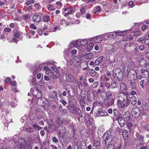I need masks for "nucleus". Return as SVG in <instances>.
<instances>
[{"label": "nucleus", "instance_id": "64", "mask_svg": "<svg viewBox=\"0 0 149 149\" xmlns=\"http://www.w3.org/2000/svg\"><path fill=\"white\" fill-rule=\"evenodd\" d=\"M144 42L146 45H149V38L145 40Z\"/></svg>", "mask_w": 149, "mask_h": 149}, {"label": "nucleus", "instance_id": "40", "mask_svg": "<svg viewBox=\"0 0 149 149\" xmlns=\"http://www.w3.org/2000/svg\"><path fill=\"white\" fill-rule=\"evenodd\" d=\"M50 19L48 15L45 16L43 17V20L45 22H48Z\"/></svg>", "mask_w": 149, "mask_h": 149}, {"label": "nucleus", "instance_id": "25", "mask_svg": "<svg viewBox=\"0 0 149 149\" xmlns=\"http://www.w3.org/2000/svg\"><path fill=\"white\" fill-rule=\"evenodd\" d=\"M107 104L108 106H110L114 103V99L113 98H111L110 99H107Z\"/></svg>", "mask_w": 149, "mask_h": 149}, {"label": "nucleus", "instance_id": "23", "mask_svg": "<svg viewBox=\"0 0 149 149\" xmlns=\"http://www.w3.org/2000/svg\"><path fill=\"white\" fill-rule=\"evenodd\" d=\"M93 56V55L92 53H87L86 55L85 58L88 60H90L92 59Z\"/></svg>", "mask_w": 149, "mask_h": 149}, {"label": "nucleus", "instance_id": "41", "mask_svg": "<svg viewBox=\"0 0 149 149\" xmlns=\"http://www.w3.org/2000/svg\"><path fill=\"white\" fill-rule=\"evenodd\" d=\"M24 142V139L22 138H20L18 140V143L21 144H23Z\"/></svg>", "mask_w": 149, "mask_h": 149}, {"label": "nucleus", "instance_id": "12", "mask_svg": "<svg viewBox=\"0 0 149 149\" xmlns=\"http://www.w3.org/2000/svg\"><path fill=\"white\" fill-rule=\"evenodd\" d=\"M117 118H118V122L120 126L121 127L124 126L125 124V121L124 119L122 118V117H119Z\"/></svg>", "mask_w": 149, "mask_h": 149}, {"label": "nucleus", "instance_id": "26", "mask_svg": "<svg viewBox=\"0 0 149 149\" xmlns=\"http://www.w3.org/2000/svg\"><path fill=\"white\" fill-rule=\"evenodd\" d=\"M104 56H101L100 57H98L97 59L95 61V62L96 63V64L97 65H99L102 62Z\"/></svg>", "mask_w": 149, "mask_h": 149}, {"label": "nucleus", "instance_id": "13", "mask_svg": "<svg viewBox=\"0 0 149 149\" xmlns=\"http://www.w3.org/2000/svg\"><path fill=\"white\" fill-rule=\"evenodd\" d=\"M49 96L52 99H56L57 97V94L55 91H51L49 93Z\"/></svg>", "mask_w": 149, "mask_h": 149}, {"label": "nucleus", "instance_id": "49", "mask_svg": "<svg viewBox=\"0 0 149 149\" xmlns=\"http://www.w3.org/2000/svg\"><path fill=\"white\" fill-rule=\"evenodd\" d=\"M102 111V109H99V110L98 111V112H97V114L98 116H103V115L102 114V112H101Z\"/></svg>", "mask_w": 149, "mask_h": 149}, {"label": "nucleus", "instance_id": "61", "mask_svg": "<svg viewBox=\"0 0 149 149\" xmlns=\"http://www.w3.org/2000/svg\"><path fill=\"white\" fill-rule=\"evenodd\" d=\"M129 5L131 7H132L134 6V3L132 1H130L128 3Z\"/></svg>", "mask_w": 149, "mask_h": 149}, {"label": "nucleus", "instance_id": "30", "mask_svg": "<svg viewBox=\"0 0 149 149\" xmlns=\"http://www.w3.org/2000/svg\"><path fill=\"white\" fill-rule=\"evenodd\" d=\"M89 73L92 77L95 76L96 74V72L93 69H91L89 71Z\"/></svg>", "mask_w": 149, "mask_h": 149}, {"label": "nucleus", "instance_id": "19", "mask_svg": "<svg viewBox=\"0 0 149 149\" xmlns=\"http://www.w3.org/2000/svg\"><path fill=\"white\" fill-rule=\"evenodd\" d=\"M130 101L131 104L132 105H134L136 103L137 99L135 96H133L130 98Z\"/></svg>", "mask_w": 149, "mask_h": 149}, {"label": "nucleus", "instance_id": "39", "mask_svg": "<svg viewBox=\"0 0 149 149\" xmlns=\"http://www.w3.org/2000/svg\"><path fill=\"white\" fill-rule=\"evenodd\" d=\"M32 127L33 128L37 129L38 130L42 129V127H40L39 125L35 124L33 125Z\"/></svg>", "mask_w": 149, "mask_h": 149}, {"label": "nucleus", "instance_id": "36", "mask_svg": "<svg viewBox=\"0 0 149 149\" xmlns=\"http://www.w3.org/2000/svg\"><path fill=\"white\" fill-rule=\"evenodd\" d=\"M133 36H137L140 35L141 33V32L139 31H134L132 33Z\"/></svg>", "mask_w": 149, "mask_h": 149}, {"label": "nucleus", "instance_id": "10", "mask_svg": "<svg viewBox=\"0 0 149 149\" xmlns=\"http://www.w3.org/2000/svg\"><path fill=\"white\" fill-rule=\"evenodd\" d=\"M66 81L68 82H71L74 80V78L70 73H67L66 74Z\"/></svg>", "mask_w": 149, "mask_h": 149}, {"label": "nucleus", "instance_id": "37", "mask_svg": "<svg viewBox=\"0 0 149 149\" xmlns=\"http://www.w3.org/2000/svg\"><path fill=\"white\" fill-rule=\"evenodd\" d=\"M141 73L143 74V75L144 74H148L147 77H148L149 76V73L148 72L147 70H145V69H142L141 71Z\"/></svg>", "mask_w": 149, "mask_h": 149}, {"label": "nucleus", "instance_id": "17", "mask_svg": "<svg viewBox=\"0 0 149 149\" xmlns=\"http://www.w3.org/2000/svg\"><path fill=\"white\" fill-rule=\"evenodd\" d=\"M113 113L114 116L116 117L117 118L119 117H121V115L120 114L118 110L116 109H114Z\"/></svg>", "mask_w": 149, "mask_h": 149}, {"label": "nucleus", "instance_id": "32", "mask_svg": "<svg viewBox=\"0 0 149 149\" xmlns=\"http://www.w3.org/2000/svg\"><path fill=\"white\" fill-rule=\"evenodd\" d=\"M112 96V93L111 91H108L106 93V98L107 99H110L111 98H113L112 97H111Z\"/></svg>", "mask_w": 149, "mask_h": 149}, {"label": "nucleus", "instance_id": "21", "mask_svg": "<svg viewBox=\"0 0 149 149\" xmlns=\"http://www.w3.org/2000/svg\"><path fill=\"white\" fill-rule=\"evenodd\" d=\"M130 85L132 89H136V84L135 82V81L134 79L131 81Z\"/></svg>", "mask_w": 149, "mask_h": 149}, {"label": "nucleus", "instance_id": "55", "mask_svg": "<svg viewBox=\"0 0 149 149\" xmlns=\"http://www.w3.org/2000/svg\"><path fill=\"white\" fill-rule=\"evenodd\" d=\"M80 104H81L82 106H84L85 103V101L83 99H80Z\"/></svg>", "mask_w": 149, "mask_h": 149}, {"label": "nucleus", "instance_id": "29", "mask_svg": "<svg viewBox=\"0 0 149 149\" xmlns=\"http://www.w3.org/2000/svg\"><path fill=\"white\" fill-rule=\"evenodd\" d=\"M108 145L107 149H119V148H116L113 144H109Z\"/></svg>", "mask_w": 149, "mask_h": 149}, {"label": "nucleus", "instance_id": "58", "mask_svg": "<svg viewBox=\"0 0 149 149\" xmlns=\"http://www.w3.org/2000/svg\"><path fill=\"white\" fill-rule=\"evenodd\" d=\"M30 28L33 29L35 30L37 29V27L33 24H31L30 26Z\"/></svg>", "mask_w": 149, "mask_h": 149}, {"label": "nucleus", "instance_id": "46", "mask_svg": "<svg viewBox=\"0 0 149 149\" xmlns=\"http://www.w3.org/2000/svg\"><path fill=\"white\" fill-rule=\"evenodd\" d=\"M111 84L109 82H107L104 83V85L107 88H109L111 86Z\"/></svg>", "mask_w": 149, "mask_h": 149}, {"label": "nucleus", "instance_id": "56", "mask_svg": "<svg viewBox=\"0 0 149 149\" xmlns=\"http://www.w3.org/2000/svg\"><path fill=\"white\" fill-rule=\"evenodd\" d=\"M26 131L29 132H32L33 131V129L31 127H30L26 129Z\"/></svg>", "mask_w": 149, "mask_h": 149}, {"label": "nucleus", "instance_id": "11", "mask_svg": "<svg viewBox=\"0 0 149 149\" xmlns=\"http://www.w3.org/2000/svg\"><path fill=\"white\" fill-rule=\"evenodd\" d=\"M127 88L126 84L125 83H122L120 85V89L121 91L124 94L127 90Z\"/></svg>", "mask_w": 149, "mask_h": 149}, {"label": "nucleus", "instance_id": "34", "mask_svg": "<svg viewBox=\"0 0 149 149\" xmlns=\"http://www.w3.org/2000/svg\"><path fill=\"white\" fill-rule=\"evenodd\" d=\"M47 8L50 11H53L55 10V8L54 6L51 4L49 5Z\"/></svg>", "mask_w": 149, "mask_h": 149}, {"label": "nucleus", "instance_id": "53", "mask_svg": "<svg viewBox=\"0 0 149 149\" xmlns=\"http://www.w3.org/2000/svg\"><path fill=\"white\" fill-rule=\"evenodd\" d=\"M96 63L95 62V61L94 62L93 61H91L90 63V65H94V66H95L96 65H97L96 64Z\"/></svg>", "mask_w": 149, "mask_h": 149}, {"label": "nucleus", "instance_id": "2", "mask_svg": "<svg viewBox=\"0 0 149 149\" xmlns=\"http://www.w3.org/2000/svg\"><path fill=\"white\" fill-rule=\"evenodd\" d=\"M113 75L114 77L120 79L123 76V72L120 68H118L116 70H113Z\"/></svg>", "mask_w": 149, "mask_h": 149}, {"label": "nucleus", "instance_id": "42", "mask_svg": "<svg viewBox=\"0 0 149 149\" xmlns=\"http://www.w3.org/2000/svg\"><path fill=\"white\" fill-rule=\"evenodd\" d=\"M86 141L84 140H82L80 143V146L81 147H86Z\"/></svg>", "mask_w": 149, "mask_h": 149}, {"label": "nucleus", "instance_id": "15", "mask_svg": "<svg viewBox=\"0 0 149 149\" xmlns=\"http://www.w3.org/2000/svg\"><path fill=\"white\" fill-rule=\"evenodd\" d=\"M33 21L36 22H40L41 20V17L38 15H35L32 17Z\"/></svg>", "mask_w": 149, "mask_h": 149}, {"label": "nucleus", "instance_id": "35", "mask_svg": "<svg viewBox=\"0 0 149 149\" xmlns=\"http://www.w3.org/2000/svg\"><path fill=\"white\" fill-rule=\"evenodd\" d=\"M101 78L102 79V80L104 81H107L110 80L109 78L105 75H102Z\"/></svg>", "mask_w": 149, "mask_h": 149}, {"label": "nucleus", "instance_id": "28", "mask_svg": "<svg viewBox=\"0 0 149 149\" xmlns=\"http://www.w3.org/2000/svg\"><path fill=\"white\" fill-rule=\"evenodd\" d=\"M48 124L49 129H50L52 128V127L54 126V123L52 120H50L49 121H48Z\"/></svg>", "mask_w": 149, "mask_h": 149}, {"label": "nucleus", "instance_id": "43", "mask_svg": "<svg viewBox=\"0 0 149 149\" xmlns=\"http://www.w3.org/2000/svg\"><path fill=\"white\" fill-rule=\"evenodd\" d=\"M72 149H80V148L78 145L74 144L72 146Z\"/></svg>", "mask_w": 149, "mask_h": 149}, {"label": "nucleus", "instance_id": "5", "mask_svg": "<svg viewBox=\"0 0 149 149\" xmlns=\"http://www.w3.org/2000/svg\"><path fill=\"white\" fill-rule=\"evenodd\" d=\"M132 114L133 117L138 118L140 114L139 109L138 107H134L132 110Z\"/></svg>", "mask_w": 149, "mask_h": 149}, {"label": "nucleus", "instance_id": "27", "mask_svg": "<svg viewBox=\"0 0 149 149\" xmlns=\"http://www.w3.org/2000/svg\"><path fill=\"white\" fill-rule=\"evenodd\" d=\"M118 83L116 81H112L111 82V86L112 88H115L118 85Z\"/></svg>", "mask_w": 149, "mask_h": 149}, {"label": "nucleus", "instance_id": "4", "mask_svg": "<svg viewBox=\"0 0 149 149\" xmlns=\"http://www.w3.org/2000/svg\"><path fill=\"white\" fill-rule=\"evenodd\" d=\"M65 13H66L65 14V16L68 17L69 15H70L74 13L75 11V8L74 7L68 8L66 7L63 9Z\"/></svg>", "mask_w": 149, "mask_h": 149}, {"label": "nucleus", "instance_id": "50", "mask_svg": "<svg viewBox=\"0 0 149 149\" xmlns=\"http://www.w3.org/2000/svg\"><path fill=\"white\" fill-rule=\"evenodd\" d=\"M34 3V1L33 0H29L26 3V4L29 5L31 3Z\"/></svg>", "mask_w": 149, "mask_h": 149}, {"label": "nucleus", "instance_id": "51", "mask_svg": "<svg viewBox=\"0 0 149 149\" xmlns=\"http://www.w3.org/2000/svg\"><path fill=\"white\" fill-rule=\"evenodd\" d=\"M30 17L28 14H25L23 15V19H29Z\"/></svg>", "mask_w": 149, "mask_h": 149}, {"label": "nucleus", "instance_id": "24", "mask_svg": "<svg viewBox=\"0 0 149 149\" xmlns=\"http://www.w3.org/2000/svg\"><path fill=\"white\" fill-rule=\"evenodd\" d=\"M117 104L118 107L121 108H124L125 105V103L122 102V101H120L118 99L117 101Z\"/></svg>", "mask_w": 149, "mask_h": 149}, {"label": "nucleus", "instance_id": "16", "mask_svg": "<svg viewBox=\"0 0 149 149\" xmlns=\"http://www.w3.org/2000/svg\"><path fill=\"white\" fill-rule=\"evenodd\" d=\"M127 30L124 31H115V33L118 36H123L125 35L127 33Z\"/></svg>", "mask_w": 149, "mask_h": 149}, {"label": "nucleus", "instance_id": "7", "mask_svg": "<svg viewBox=\"0 0 149 149\" xmlns=\"http://www.w3.org/2000/svg\"><path fill=\"white\" fill-rule=\"evenodd\" d=\"M127 95V94H125L122 96L119 97L118 99L120 101H122V102H123L126 105H127L128 103Z\"/></svg>", "mask_w": 149, "mask_h": 149}, {"label": "nucleus", "instance_id": "18", "mask_svg": "<svg viewBox=\"0 0 149 149\" xmlns=\"http://www.w3.org/2000/svg\"><path fill=\"white\" fill-rule=\"evenodd\" d=\"M122 135L124 140H125L127 139L128 137V134L127 130H123L122 132Z\"/></svg>", "mask_w": 149, "mask_h": 149}, {"label": "nucleus", "instance_id": "38", "mask_svg": "<svg viewBox=\"0 0 149 149\" xmlns=\"http://www.w3.org/2000/svg\"><path fill=\"white\" fill-rule=\"evenodd\" d=\"M56 122L57 125H59L63 123V121L61 120L60 118L58 117L56 119Z\"/></svg>", "mask_w": 149, "mask_h": 149}, {"label": "nucleus", "instance_id": "33", "mask_svg": "<svg viewBox=\"0 0 149 149\" xmlns=\"http://www.w3.org/2000/svg\"><path fill=\"white\" fill-rule=\"evenodd\" d=\"M88 43V41L85 39H84L81 41L80 42V44L83 46H85Z\"/></svg>", "mask_w": 149, "mask_h": 149}, {"label": "nucleus", "instance_id": "62", "mask_svg": "<svg viewBox=\"0 0 149 149\" xmlns=\"http://www.w3.org/2000/svg\"><path fill=\"white\" fill-rule=\"evenodd\" d=\"M60 102L63 105H65L67 104V102L63 100H60Z\"/></svg>", "mask_w": 149, "mask_h": 149}, {"label": "nucleus", "instance_id": "52", "mask_svg": "<svg viewBox=\"0 0 149 149\" xmlns=\"http://www.w3.org/2000/svg\"><path fill=\"white\" fill-rule=\"evenodd\" d=\"M54 72H53V74L52 75V78L53 79H56L58 78V76L57 75H54Z\"/></svg>", "mask_w": 149, "mask_h": 149}, {"label": "nucleus", "instance_id": "20", "mask_svg": "<svg viewBox=\"0 0 149 149\" xmlns=\"http://www.w3.org/2000/svg\"><path fill=\"white\" fill-rule=\"evenodd\" d=\"M73 61L76 62V64L79 65L81 64V59L78 57H75L73 59Z\"/></svg>", "mask_w": 149, "mask_h": 149}, {"label": "nucleus", "instance_id": "48", "mask_svg": "<svg viewBox=\"0 0 149 149\" xmlns=\"http://www.w3.org/2000/svg\"><path fill=\"white\" fill-rule=\"evenodd\" d=\"M115 51V48L114 47H113L111 49L109 50L108 52L109 54H111L114 53Z\"/></svg>", "mask_w": 149, "mask_h": 149}, {"label": "nucleus", "instance_id": "14", "mask_svg": "<svg viewBox=\"0 0 149 149\" xmlns=\"http://www.w3.org/2000/svg\"><path fill=\"white\" fill-rule=\"evenodd\" d=\"M88 83L86 81H81L79 84V86L80 88L81 87H83L84 89H86V88L88 86Z\"/></svg>", "mask_w": 149, "mask_h": 149}, {"label": "nucleus", "instance_id": "22", "mask_svg": "<svg viewBox=\"0 0 149 149\" xmlns=\"http://www.w3.org/2000/svg\"><path fill=\"white\" fill-rule=\"evenodd\" d=\"M100 146V143L98 141L95 140L94 141L93 146V149H95L93 148L94 147H97Z\"/></svg>", "mask_w": 149, "mask_h": 149}, {"label": "nucleus", "instance_id": "3", "mask_svg": "<svg viewBox=\"0 0 149 149\" xmlns=\"http://www.w3.org/2000/svg\"><path fill=\"white\" fill-rule=\"evenodd\" d=\"M33 95L34 97H35L36 98H37L38 99H40V100H42V98H41L42 96V93L41 91L40 90H37L36 88H34L32 92ZM38 100L37 101V103L38 105H40L38 103Z\"/></svg>", "mask_w": 149, "mask_h": 149}, {"label": "nucleus", "instance_id": "44", "mask_svg": "<svg viewBox=\"0 0 149 149\" xmlns=\"http://www.w3.org/2000/svg\"><path fill=\"white\" fill-rule=\"evenodd\" d=\"M144 82H145V81L143 79L141 80L140 82V85L143 88H144Z\"/></svg>", "mask_w": 149, "mask_h": 149}, {"label": "nucleus", "instance_id": "60", "mask_svg": "<svg viewBox=\"0 0 149 149\" xmlns=\"http://www.w3.org/2000/svg\"><path fill=\"white\" fill-rule=\"evenodd\" d=\"M144 47L143 45H141L139 46V49L140 50H143L144 49Z\"/></svg>", "mask_w": 149, "mask_h": 149}, {"label": "nucleus", "instance_id": "31", "mask_svg": "<svg viewBox=\"0 0 149 149\" xmlns=\"http://www.w3.org/2000/svg\"><path fill=\"white\" fill-rule=\"evenodd\" d=\"M13 33L14 34L13 36L14 37L16 38H19L20 35L19 33L16 30H14Z\"/></svg>", "mask_w": 149, "mask_h": 149}, {"label": "nucleus", "instance_id": "1", "mask_svg": "<svg viewBox=\"0 0 149 149\" xmlns=\"http://www.w3.org/2000/svg\"><path fill=\"white\" fill-rule=\"evenodd\" d=\"M113 137V136L112 134V129H110L104 134L103 137V143L105 144L106 146L110 144Z\"/></svg>", "mask_w": 149, "mask_h": 149}, {"label": "nucleus", "instance_id": "9", "mask_svg": "<svg viewBox=\"0 0 149 149\" xmlns=\"http://www.w3.org/2000/svg\"><path fill=\"white\" fill-rule=\"evenodd\" d=\"M136 136L137 138L136 141H138L139 142H143L144 141V137L142 135H140L138 132H136Z\"/></svg>", "mask_w": 149, "mask_h": 149}, {"label": "nucleus", "instance_id": "6", "mask_svg": "<svg viewBox=\"0 0 149 149\" xmlns=\"http://www.w3.org/2000/svg\"><path fill=\"white\" fill-rule=\"evenodd\" d=\"M66 90L68 94L70 96H73L74 95V90L72 86L70 84H68L67 85Z\"/></svg>", "mask_w": 149, "mask_h": 149}, {"label": "nucleus", "instance_id": "47", "mask_svg": "<svg viewBox=\"0 0 149 149\" xmlns=\"http://www.w3.org/2000/svg\"><path fill=\"white\" fill-rule=\"evenodd\" d=\"M98 85V83L97 81L95 82L93 84L92 86L93 88H96Z\"/></svg>", "mask_w": 149, "mask_h": 149}, {"label": "nucleus", "instance_id": "63", "mask_svg": "<svg viewBox=\"0 0 149 149\" xmlns=\"http://www.w3.org/2000/svg\"><path fill=\"white\" fill-rule=\"evenodd\" d=\"M4 30L5 31H6L7 32H10L11 29L10 28H6L4 29Z\"/></svg>", "mask_w": 149, "mask_h": 149}, {"label": "nucleus", "instance_id": "54", "mask_svg": "<svg viewBox=\"0 0 149 149\" xmlns=\"http://www.w3.org/2000/svg\"><path fill=\"white\" fill-rule=\"evenodd\" d=\"M52 141L55 143H57L58 142V140L56 137H54L52 138Z\"/></svg>", "mask_w": 149, "mask_h": 149}, {"label": "nucleus", "instance_id": "57", "mask_svg": "<svg viewBox=\"0 0 149 149\" xmlns=\"http://www.w3.org/2000/svg\"><path fill=\"white\" fill-rule=\"evenodd\" d=\"M148 28V26L146 25H143L142 26V30L143 31H145L146 29Z\"/></svg>", "mask_w": 149, "mask_h": 149}, {"label": "nucleus", "instance_id": "59", "mask_svg": "<svg viewBox=\"0 0 149 149\" xmlns=\"http://www.w3.org/2000/svg\"><path fill=\"white\" fill-rule=\"evenodd\" d=\"M87 51L85 49V50H84L82 52L81 55V56H86V54L85 53Z\"/></svg>", "mask_w": 149, "mask_h": 149}, {"label": "nucleus", "instance_id": "45", "mask_svg": "<svg viewBox=\"0 0 149 149\" xmlns=\"http://www.w3.org/2000/svg\"><path fill=\"white\" fill-rule=\"evenodd\" d=\"M93 46V44L92 43H90L87 46V48L88 49H92Z\"/></svg>", "mask_w": 149, "mask_h": 149}, {"label": "nucleus", "instance_id": "8", "mask_svg": "<svg viewBox=\"0 0 149 149\" xmlns=\"http://www.w3.org/2000/svg\"><path fill=\"white\" fill-rule=\"evenodd\" d=\"M139 64L143 68H146L149 65L148 63L144 59H142L140 60Z\"/></svg>", "mask_w": 149, "mask_h": 149}]
</instances>
